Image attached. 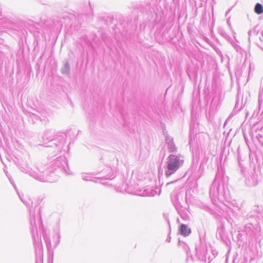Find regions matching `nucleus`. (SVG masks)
Here are the masks:
<instances>
[{
  "instance_id": "1",
  "label": "nucleus",
  "mask_w": 263,
  "mask_h": 263,
  "mask_svg": "<svg viewBox=\"0 0 263 263\" xmlns=\"http://www.w3.org/2000/svg\"><path fill=\"white\" fill-rule=\"evenodd\" d=\"M180 162V161L177 157L173 155L169 156L167 163L168 171L165 172L167 177L171 176L179 168Z\"/></svg>"
},
{
  "instance_id": "2",
  "label": "nucleus",
  "mask_w": 263,
  "mask_h": 263,
  "mask_svg": "<svg viewBox=\"0 0 263 263\" xmlns=\"http://www.w3.org/2000/svg\"><path fill=\"white\" fill-rule=\"evenodd\" d=\"M180 232L181 235L187 236L191 233V230L186 225L182 224L180 226Z\"/></svg>"
},
{
  "instance_id": "3",
  "label": "nucleus",
  "mask_w": 263,
  "mask_h": 263,
  "mask_svg": "<svg viewBox=\"0 0 263 263\" xmlns=\"http://www.w3.org/2000/svg\"><path fill=\"white\" fill-rule=\"evenodd\" d=\"M254 11L257 14H260L263 13V7L260 3H257L255 6Z\"/></svg>"
}]
</instances>
